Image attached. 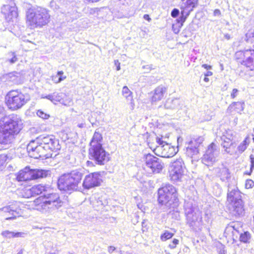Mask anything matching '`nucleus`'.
<instances>
[{"label":"nucleus","mask_w":254,"mask_h":254,"mask_svg":"<svg viewBox=\"0 0 254 254\" xmlns=\"http://www.w3.org/2000/svg\"><path fill=\"white\" fill-rule=\"evenodd\" d=\"M50 190L51 188L47 185L39 184L32 187L34 195L44 193L43 196H39L33 201L34 209L47 215L53 213L63 204L59 194L51 193Z\"/></svg>","instance_id":"nucleus-1"},{"label":"nucleus","mask_w":254,"mask_h":254,"mask_svg":"<svg viewBox=\"0 0 254 254\" xmlns=\"http://www.w3.org/2000/svg\"><path fill=\"white\" fill-rule=\"evenodd\" d=\"M23 127L21 118L16 114L5 116L0 119V143L7 144L11 142L14 136Z\"/></svg>","instance_id":"nucleus-2"},{"label":"nucleus","mask_w":254,"mask_h":254,"mask_svg":"<svg viewBox=\"0 0 254 254\" xmlns=\"http://www.w3.org/2000/svg\"><path fill=\"white\" fill-rule=\"evenodd\" d=\"M234 186L228 185L227 199V207L230 213L235 216H242L244 214V202L242 193L236 186V182L233 180Z\"/></svg>","instance_id":"nucleus-3"},{"label":"nucleus","mask_w":254,"mask_h":254,"mask_svg":"<svg viewBox=\"0 0 254 254\" xmlns=\"http://www.w3.org/2000/svg\"><path fill=\"white\" fill-rule=\"evenodd\" d=\"M49 11L42 7L29 9L26 12V24L31 29L41 28L50 21Z\"/></svg>","instance_id":"nucleus-4"},{"label":"nucleus","mask_w":254,"mask_h":254,"mask_svg":"<svg viewBox=\"0 0 254 254\" xmlns=\"http://www.w3.org/2000/svg\"><path fill=\"white\" fill-rule=\"evenodd\" d=\"M102 136L100 133L95 131L90 143L89 154L98 165H104L110 158V154L103 147Z\"/></svg>","instance_id":"nucleus-5"},{"label":"nucleus","mask_w":254,"mask_h":254,"mask_svg":"<svg viewBox=\"0 0 254 254\" xmlns=\"http://www.w3.org/2000/svg\"><path fill=\"white\" fill-rule=\"evenodd\" d=\"M82 176V173L77 170L63 174L59 178L58 188L64 191L76 190L80 184Z\"/></svg>","instance_id":"nucleus-6"},{"label":"nucleus","mask_w":254,"mask_h":254,"mask_svg":"<svg viewBox=\"0 0 254 254\" xmlns=\"http://www.w3.org/2000/svg\"><path fill=\"white\" fill-rule=\"evenodd\" d=\"M158 201L162 205L171 207L176 206L179 201L178 194L176 188L171 184H166L158 190Z\"/></svg>","instance_id":"nucleus-7"},{"label":"nucleus","mask_w":254,"mask_h":254,"mask_svg":"<svg viewBox=\"0 0 254 254\" xmlns=\"http://www.w3.org/2000/svg\"><path fill=\"white\" fill-rule=\"evenodd\" d=\"M185 213L187 223L194 229H200L203 225L201 212L199 208L193 206L191 202L185 201Z\"/></svg>","instance_id":"nucleus-8"},{"label":"nucleus","mask_w":254,"mask_h":254,"mask_svg":"<svg viewBox=\"0 0 254 254\" xmlns=\"http://www.w3.org/2000/svg\"><path fill=\"white\" fill-rule=\"evenodd\" d=\"M156 144L150 142L148 144L149 148L157 156L170 158L176 154L177 151L175 147L164 141L161 138L156 137Z\"/></svg>","instance_id":"nucleus-9"},{"label":"nucleus","mask_w":254,"mask_h":254,"mask_svg":"<svg viewBox=\"0 0 254 254\" xmlns=\"http://www.w3.org/2000/svg\"><path fill=\"white\" fill-rule=\"evenodd\" d=\"M246 37L254 38V30L249 31L246 34ZM247 40H249V39ZM235 57L239 63L245 66L249 70H254V50L238 51L235 54Z\"/></svg>","instance_id":"nucleus-10"},{"label":"nucleus","mask_w":254,"mask_h":254,"mask_svg":"<svg viewBox=\"0 0 254 254\" xmlns=\"http://www.w3.org/2000/svg\"><path fill=\"white\" fill-rule=\"evenodd\" d=\"M6 99L8 107L12 110L21 108L29 100L27 95L15 90L9 92Z\"/></svg>","instance_id":"nucleus-11"},{"label":"nucleus","mask_w":254,"mask_h":254,"mask_svg":"<svg viewBox=\"0 0 254 254\" xmlns=\"http://www.w3.org/2000/svg\"><path fill=\"white\" fill-rule=\"evenodd\" d=\"M185 166L182 158L171 162L169 168V177L172 181H180L184 175Z\"/></svg>","instance_id":"nucleus-12"},{"label":"nucleus","mask_w":254,"mask_h":254,"mask_svg":"<svg viewBox=\"0 0 254 254\" xmlns=\"http://www.w3.org/2000/svg\"><path fill=\"white\" fill-rule=\"evenodd\" d=\"M19 202H13L9 205L0 208V213L1 215L5 216L11 215L6 217V220L15 219L23 214V211L21 208Z\"/></svg>","instance_id":"nucleus-13"},{"label":"nucleus","mask_w":254,"mask_h":254,"mask_svg":"<svg viewBox=\"0 0 254 254\" xmlns=\"http://www.w3.org/2000/svg\"><path fill=\"white\" fill-rule=\"evenodd\" d=\"M219 154V148L214 143L208 145L205 153L201 159L202 162L206 166L212 165L217 160Z\"/></svg>","instance_id":"nucleus-14"},{"label":"nucleus","mask_w":254,"mask_h":254,"mask_svg":"<svg viewBox=\"0 0 254 254\" xmlns=\"http://www.w3.org/2000/svg\"><path fill=\"white\" fill-rule=\"evenodd\" d=\"M163 168L164 164L159 158L150 154L146 155L145 169L148 171L159 173Z\"/></svg>","instance_id":"nucleus-15"},{"label":"nucleus","mask_w":254,"mask_h":254,"mask_svg":"<svg viewBox=\"0 0 254 254\" xmlns=\"http://www.w3.org/2000/svg\"><path fill=\"white\" fill-rule=\"evenodd\" d=\"M41 136L36 140L31 141L27 146V150L31 157L38 158L44 155L43 145L41 143Z\"/></svg>","instance_id":"nucleus-16"},{"label":"nucleus","mask_w":254,"mask_h":254,"mask_svg":"<svg viewBox=\"0 0 254 254\" xmlns=\"http://www.w3.org/2000/svg\"><path fill=\"white\" fill-rule=\"evenodd\" d=\"M41 144L43 145L44 153L49 150L56 151L60 149L59 140L53 135L41 136Z\"/></svg>","instance_id":"nucleus-17"},{"label":"nucleus","mask_w":254,"mask_h":254,"mask_svg":"<svg viewBox=\"0 0 254 254\" xmlns=\"http://www.w3.org/2000/svg\"><path fill=\"white\" fill-rule=\"evenodd\" d=\"M101 182L100 174L98 173H93L85 176L82 186L85 189H89L100 186Z\"/></svg>","instance_id":"nucleus-18"},{"label":"nucleus","mask_w":254,"mask_h":254,"mask_svg":"<svg viewBox=\"0 0 254 254\" xmlns=\"http://www.w3.org/2000/svg\"><path fill=\"white\" fill-rule=\"evenodd\" d=\"M236 135V133L235 131L228 129L225 130L221 136V139L223 141L222 145L223 148H225V151L228 153L231 154L232 153L230 149L234 144L233 141Z\"/></svg>","instance_id":"nucleus-19"},{"label":"nucleus","mask_w":254,"mask_h":254,"mask_svg":"<svg viewBox=\"0 0 254 254\" xmlns=\"http://www.w3.org/2000/svg\"><path fill=\"white\" fill-rule=\"evenodd\" d=\"M204 140L202 136L192 138L187 147L186 153L188 156L193 157L199 153V147Z\"/></svg>","instance_id":"nucleus-20"},{"label":"nucleus","mask_w":254,"mask_h":254,"mask_svg":"<svg viewBox=\"0 0 254 254\" xmlns=\"http://www.w3.org/2000/svg\"><path fill=\"white\" fill-rule=\"evenodd\" d=\"M1 11L4 15L5 19L8 21L12 20L13 18H16L18 15L17 8L15 4L13 2L3 5L1 7Z\"/></svg>","instance_id":"nucleus-21"},{"label":"nucleus","mask_w":254,"mask_h":254,"mask_svg":"<svg viewBox=\"0 0 254 254\" xmlns=\"http://www.w3.org/2000/svg\"><path fill=\"white\" fill-rule=\"evenodd\" d=\"M215 172L223 182H228L231 179V175L229 169L223 164L215 168Z\"/></svg>","instance_id":"nucleus-22"},{"label":"nucleus","mask_w":254,"mask_h":254,"mask_svg":"<svg viewBox=\"0 0 254 254\" xmlns=\"http://www.w3.org/2000/svg\"><path fill=\"white\" fill-rule=\"evenodd\" d=\"M93 207L97 210L102 209L103 206L107 205L108 200L105 195H97L92 197Z\"/></svg>","instance_id":"nucleus-23"},{"label":"nucleus","mask_w":254,"mask_h":254,"mask_svg":"<svg viewBox=\"0 0 254 254\" xmlns=\"http://www.w3.org/2000/svg\"><path fill=\"white\" fill-rule=\"evenodd\" d=\"M167 92V88L163 85H160L154 90V93L152 97V102L156 103L161 100Z\"/></svg>","instance_id":"nucleus-24"},{"label":"nucleus","mask_w":254,"mask_h":254,"mask_svg":"<svg viewBox=\"0 0 254 254\" xmlns=\"http://www.w3.org/2000/svg\"><path fill=\"white\" fill-rule=\"evenodd\" d=\"M244 108L245 103L244 102H233L229 106L227 112L230 114H235L236 113L241 114Z\"/></svg>","instance_id":"nucleus-25"},{"label":"nucleus","mask_w":254,"mask_h":254,"mask_svg":"<svg viewBox=\"0 0 254 254\" xmlns=\"http://www.w3.org/2000/svg\"><path fill=\"white\" fill-rule=\"evenodd\" d=\"M16 179L19 182L32 180V169L29 167H26L18 172Z\"/></svg>","instance_id":"nucleus-26"},{"label":"nucleus","mask_w":254,"mask_h":254,"mask_svg":"<svg viewBox=\"0 0 254 254\" xmlns=\"http://www.w3.org/2000/svg\"><path fill=\"white\" fill-rule=\"evenodd\" d=\"M181 8L182 11H186L189 13L192 10L195 6L197 0H182Z\"/></svg>","instance_id":"nucleus-27"},{"label":"nucleus","mask_w":254,"mask_h":254,"mask_svg":"<svg viewBox=\"0 0 254 254\" xmlns=\"http://www.w3.org/2000/svg\"><path fill=\"white\" fill-rule=\"evenodd\" d=\"M50 175V171L43 169H32V180L46 178Z\"/></svg>","instance_id":"nucleus-28"},{"label":"nucleus","mask_w":254,"mask_h":254,"mask_svg":"<svg viewBox=\"0 0 254 254\" xmlns=\"http://www.w3.org/2000/svg\"><path fill=\"white\" fill-rule=\"evenodd\" d=\"M181 104V101L178 99H168L164 104V107L166 109H175L182 108L180 107Z\"/></svg>","instance_id":"nucleus-29"},{"label":"nucleus","mask_w":254,"mask_h":254,"mask_svg":"<svg viewBox=\"0 0 254 254\" xmlns=\"http://www.w3.org/2000/svg\"><path fill=\"white\" fill-rule=\"evenodd\" d=\"M122 94L123 96L128 100L130 101V109L133 110L134 108V103L133 102V99L132 98V92L126 86H125L123 88Z\"/></svg>","instance_id":"nucleus-30"},{"label":"nucleus","mask_w":254,"mask_h":254,"mask_svg":"<svg viewBox=\"0 0 254 254\" xmlns=\"http://www.w3.org/2000/svg\"><path fill=\"white\" fill-rule=\"evenodd\" d=\"M62 96H65V94L63 93H54L45 97L42 96V98L48 99L50 100L52 102L56 104L57 102H60L61 103Z\"/></svg>","instance_id":"nucleus-31"},{"label":"nucleus","mask_w":254,"mask_h":254,"mask_svg":"<svg viewBox=\"0 0 254 254\" xmlns=\"http://www.w3.org/2000/svg\"><path fill=\"white\" fill-rule=\"evenodd\" d=\"M7 79L15 84H18L20 79V74L18 72H11L7 75Z\"/></svg>","instance_id":"nucleus-32"},{"label":"nucleus","mask_w":254,"mask_h":254,"mask_svg":"<svg viewBox=\"0 0 254 254\" xmlns=\"http://www.w3.org/2000/svg\"><path fill=\"white\" fill-rule=\"evenodd\" d=\"M236 232V230L234 227L232 226H227L224 231V235L226 238H228L229 239H233V236L234 235V233Z\"/></svg>","instance_id":"nucleus-33"},{"label":"nucleus","mask_w":254,"mask_h":254,"mask_svg":"<svg viewBox=\"0 0 254 254\" xmlns=\"http://www.w3.org/2000/svg\"><path fill=\"white\" fill-rule=\"evenodd\" d=\"M250 143L248 137H247L242 142H241L238 146L237 149L239 153H242L247 149Z\"/></svg>","instance_id":"nucleus-34"},{"label":"nucleus","mask_w":254,"mask_h":254,"mask_svg":"<svg viewBox=\"0 0 254 254\" xmlns=\"http://www.w3.org/2000/svg\"><path fill=\"white\" fill-rule=\"evenodd\" d=\"M64 74V72L63 71H58L57 74L52 77V80L55 83H58L61 82L66 77H62V75Z\"/></svg>","instance_id":"nucleus-35"},{"label":"nucleus","mask_w":254,"mask_h":254,"mask_svg":"<svg viewBox=\"0 0 254 254\" xmlns=\"http://www.w3.org/2000/svg\"><path fill=\"white\" fill-rule=\"evenodd\" d=\"M72 100L70 97H69L65 94V96H62L61 104L64 106H70L72 104Z\"/></svg>","instance_id":"nucleus-36"},{"label":"nucleus","mask_w":254,"mask_h":254,"mask_svg":"<svg viewBox=\"0 0 254 254\" xmlns=\"http://www.w3.org/2000/svg\"><path fill=\"white\" fill-rule=\"evenodd\" d=\"M21 195L23 197L29 198L31 196H34V193L32 191V188H25L22 190Z\"/></svg>","instance_id":"nucleus-37"},{"label":"nucleus","mask_w":254,"mask_h":254,"mask_svg":"<svg viewBox=\"0 0 254 254\" xmlns=\"http://www.w3.org/2000/svg\"><path fill=\"white\" fill-rule=\"evenodd\" d=\"M251 238V234L249 232H245L241 234L240 240L241 242L247 243H249Z\"/></svg>","instance_id":"nucleus-38"},{"label":"nucleus","mask_w":254,"mask_h":254,"mask_svg":"<svg viewBox=\"0 0 254 254\" xmlns=\"http://www.w3.org/2000/svg\"><path fill=\"white\" fill-rule=\"evenodd\" d=\"M189 14L190 13L186 11H181V16L177 19L178 22L181 24V26L183 25Z\"/></svg>","instance_id":"nucleus-39"},{"label":"nucleus","mask_w":254,"mask_h":254,"mask_svg":"<svg viewBox=\"0 0 254 254\" xmlns=\"http://www.w3.org/2000/svg\"><path fill=\"white\" fill-rule=\"evenodd\" d=\"M1 235L3 237L6 239H11L14 238V232L9 230L3 231L1 232Z\"/></svg>","instance_id":"nucleus-40"},{"label":"nucleus","mask_w":254,"mask_h":254,"mask_svg":"<svg viewBox=\"0 0 254 254\" xmlns=\"http://www.w3.org/2000/svg\"><path fill=\"white\" fill-rule=\"evenodd\" d=\"M173 235V233L169 232L168 231H165L164 233L161 235L160 238L162 241H166V240L171 238Z\"/></svg>","instance_id":"nucleus-41"},{"label":"nucleus","mask_w":254,"mask_h":254,"mask_svg":"<svg viewBox=\"0 0 254 254\" xmlns=\"http://www.w3.org/2000/svg\"><path fill=\"white\" fill-rule=\"evenodd\" d=\"M37 115L38 117L44 120L48 119L50 118V115L40 110L37 111Z\"/></svg>","instance_id":"nucleus-42"},{"label":"nucleus","mask_w":254,"mask_h":254,"mask_svg":"<svg viewBox=\"0 0 254 254\" xmlns=\"http://www.w3.org/2000/svg\"><path fill=\"white\" fill-rule=\"evenodd\" d=\"M27 234L26 232H14V238H24Z\"/></svg>","instance_id":"nucleus-43"},{"label":"nucleus","mask_w":254,"mask_h":254,"mask_svg":"<svg viewBox=\"0 0 254 254\" xmlns=\"http://www.w3.org/2000/svg\"><path fill=\"white\" fill-rule=\"evenodd\" d=\"M254 186V182L252 180H247L245 182V188L247 189L252 188Z\"/></svg>","instance_id":"nucleus-44"},{"label":"nucleus","mask_w":254,"mask_h":254,"mask_svg":"<svg viewBox=\"0 0 254 254\" xmlns=\"http://www.w3.org/2000/svg\"><path fill=\"white\" fill-rule=\"evenodd\" d=\"M179 241L177 239H174L173 241L169 244V247L171 249H174L179 244Z\"/></svg>","instance_id":"nucleus-45"},{"label":"nucleus","mask_w":254,"mask_h":254,"mask_svg":"<svg viewBox=\"0 0 254 254\" xmlns=\"http://www.w3.org/2000/svg\"><path fill=\"white\" fill-rule=\"evenodd\" d=\"M6 160V156L0 155V169L4 165Z\"/></svg>","instance_id":"nucleus-46"},{"label":"nucleus","mask_w":254,"mask_h":254,"mask_svg":"<svg viewBox=\"0 0 254 254\" xmlns=\"http://www.w3.org/2000/svg\"><path fill=\"white\" fill-rule=\"evenodd\" d=\"M250 162H251V168H250V173L249 174H251V172L253 171L254 168V155H250Z\"/></svg>","instance_id":"nucleus-47"},{"label":"nucleus","mask_w":254,"mask_h":254,"mask_svg":"<svg viewBox=\"0 0 254 254\" xmlns=\"http://www.w3.org/2000/svg\"><path fill=\"white\" fill-rule=\"evenodd\" d=\"M10 54H11V56H12V58H11V59H10L8 60V62H9L10 64H14V63H15V62H17V57H16V55H15V54L14 53H10Z\"/></svg>","instance_id":"nucleus-48"},{"label":"nucleus","mask_w":254,"mask_h":254,"mask_svg":"<svg viewBox=\"0 0 254 254\" xmlns=\"http://www.w3.org/2000/svg\"><path fill=\"white\" fill-rule=\"evenodd\" d=\"M179 13H180V11L177 8H174L172 12H171V16L174 17V18H176L177 17L178 15L179 14Z\"/></svg>","instance_id":"nucleus-49"},{"label":"nucleus","mask_w":254,"mask_h":254,"mask_svg":"<svg viewBox=\"0 0 254 254\" xmlns=\"http://www.w3.org/2000/svg\"><path fill=\"white\" fill-rule=\"evenodd\" d=\"M238 94V90L237 89H233L231 94V97L232 99H234L236 97Z\"/></svg>","instance_id":"nucleus-50"},{"label":"nucleus","mask_w":254,"mask_h":254,"mask_svg":"<svg viewBox=\"0 0 254 254\" xmlns=\"http://www.w3.org/2000/svg\"><path fill=\"white\" fill-rule=\"evenodd\" d=\"M226 251L224 246L222 245L219 248L218 254H226Z\"/></svg>","instance_id":"nucleus-51"},{"label":"nucleus","mask_w":254,"mask_h":254,"mask_svg":"<svg viewBox=\"0 0 254 254\" xmlns=\"http://www.w3.org/2000/svg\"><path fill=\"white\" fill-rule=\"evenodd\" d=\"M114 64L115 66H116L117 70H120L121 69L120 67V63L118 60H115L114 61Z\"/></svg>","instance_id":"nucleus-52"},{"label":"nucleus","mask_w":254,"mask_h":254,"mask_svg":"<svg viewBox=\"0 0 254 254\" xmlns=\"http://www.w3.org/2000/svg\"><path fill=\"white\" fill-rule=\"evenodd\" d=\"M142 68L145 69V72H148L149 71H150L151 69V66L149 65H143L142 66Z\"/></svg>","instance_id":"nucleus-53"},{"label":"nucleus","mask_w":254,"mask_h":254,"mask_svg":"<svg viewBox=\"0 0 254 254\" xmlns=\"http://www.w3.org/2000/svg\"><path fill=\"white\" fill-rule=\"evenodd\" d=\"M213 14L214 16H219L220 15L221 12L219 9H216L214 11Z\"/></svg>","instance_id":"nucleus-54"},{"label":"nucleus","mask_w":254,"mask_h":254,"mask_svg":"<svg viewBox=\"0 0 254 254\" xmlns=\"http://www.w3.org/2000/svg\"><path fill=\"white\" fill-rule=\"evenodd\" d=\"M202 67H203L204 68L207 69V70H208V69H211L212 68V66L210 65H207L206 64H203L202 65Z\"/></svg>","instance_id":"nucleus-55"},{"label":"nucleus","mask_w":254,"mask_h":254,"mask_svg":"<svg viewBox=\"0 0 254 254\" xmlns=\"http://www.w3.org/2000/svg\"><path fill=\"white\" fill-rule=\"evenodd\" d=\"M115 250L116 248L113 246H110L108 247V252L110 253H112Z\"/></svg>","instance_id":"nucleus-56"},{"label":"nucleus","mask_w":254,"mask_h":254,"mask_svg":"<svg viewBox=\"0 0 254 254\" xmlns=\"http://www.w3.org/2000/svg\"><path fill=\"white\" fill-rule=\"evenodd\" d=\"M143 18L144 19H145L148 21H150L151 20V18H150L149 15H148V14H144L143 16Z\"/></svg>","instance_id":"nucleus-57"},{"label":"nucleus","mask_w":254,"mask_h":254,"mask_svg":"<svg viewBox=\"0 0 254 254\" xmlns=\"http://www.w3.org/2000/svg\"><path fill=\"white\" fill-rule=\"evenodd\" d=\"M212 75V72L210 71H207V72L204 73L205 76H207V77L210 76H211Z\"/></svg>","instance_id":"nucleus-58"},{"label":"nucleus","mask_w":254,"mask_h":254,"mask_svg":"<svg viewBox=\"0 0 254 254\" xmlns=\"http://www.w3.org/2000/svg\"><path fill=\"white\" fill-rule=\"evenodd\" d=\"M59 251L58 250H55L54 252L47 253L46 254H59Z\"/></svg>","instance_id":"nucleus-59"},{"label":"nucleus","mask_w":254,"mask_h":254,"mask_svg":"<svg viewBox=\"0 0 254 254\" xmlns=\"http://www.w3.org/2000/svg\"><path fill=\"white\" fill-rule=\"evenodd\" d=\"M183 251L185 253H188L189 252V249L188 247H185L184 249H183Z\"/></svg>","instance_id":"nucleus-60"},{"label":"nucleus","mask_w":254,"mask_h":254,"mask_svg":"<svg viewBox=\"0 0 254 254\" xmlns=\"http://www.w3.org/2000/svg\"><path fill=\"white\" fill-rule=\"evenodd\" d=\"M209 78H208L207 76H205V77H204V81L205 82H208V81H209Z\"/></svg>","instance_id":"nucleus-61"},{"label":"nucleus","mask_w":254,"mask_h":254,"mask_svg":"<svg viewBox=\"0 0 254 254\" xmlns=\"http://www.w3.org/2000/svg\"><path fill=\"white\" fill-rule=\"evenodd\" d=\"M225 37H226L227 39H229L230 38V36H229V35H225Z\"/></svg>","instance_id":"nucleus-62"},{"label":"nucleus","mask_w":254,"mask_h":254,"mask_svg":"<svg viewBox=\"0 0 254 254\" xmlns=\"http://www.w3.org/2000/svg\"><path fill=\"white\" fill-rule=\"evenodd\" d=\"M87 163H88V164H89V163L92 164V162H90L89 161H87Z\"/></svg>","instance_id":"nucleus-63"},{"label":"nucleus","mask_w":254,"mask_h":254,"mask_svg":"<svg viewBox=\"0 0 254 254\" xmlns=\"http://www.w3.org/2000/svg\"><path fill=\"white\" fill-rule=\"evenodd\" d=\"M22 253V252H20L18 253L17 254H21Z\"/></svg>","instance_id":"nucleus-64"}]
</instances>
